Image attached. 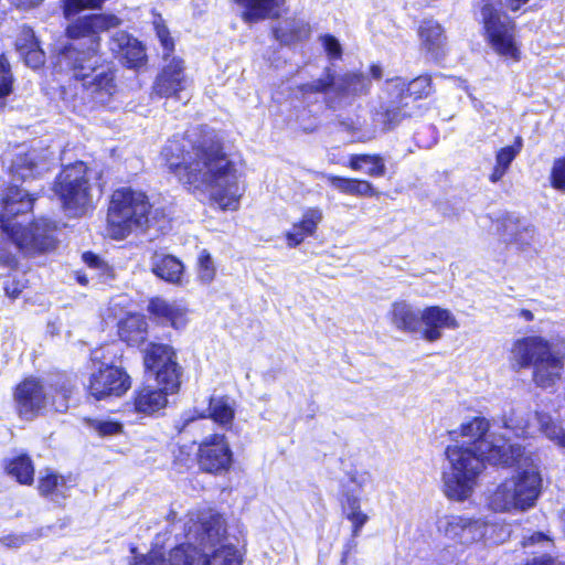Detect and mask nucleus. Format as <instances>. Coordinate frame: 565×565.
Masks as SVG:
<instances>
[{"instance_id": "21", "label": "nucleus", "mask_w": 565, "mask_h": 565, "mask_svg": "<svg viewBox=\"0 0 565 565\" xmlns=\"http://www.w3.org/2000/svg\"><path fill=\"white\" fill-rule=\"evenodd\" d=\"M166 64L161 72L158 74L154 84L153 93L160 97H173L183 90L188 84V78L184 73V63L179 57L168 60L164 56Z\"/></svg>"}, {"instance_id": "6", "label": "nucleus", "mask_w": 565, "mask_h": 565, "mask_svg": "<svg viewBox=\"0 0 565 565\" xmlns=\"http://www.w3.org/2000/svg\"><path fill=\"white\" fill-rule=\"evenodd\" d=\"M445 454L448 466L443 472L444 493L450 500L465 501L475 491L487 454L458 443L448 445Z\"/></svg>"}, {"instance_id": "60", "label": "nucleus", "mask_w": 565, "mask_h": 565, "mask_svg": "<svg viewBox=\"0 0 565 565\" xmlns=\"http://www.w3.org/2000/svg\"><path fill=\"white\" fill-rule=\"evenodd\" d=\"M2 544L9 547H19L23 542L19 536H6L1 540Z\"/></svg>"}, {"instance_id": "55", "label": "nucleus", "mask_w": 565, "mask_h": 565, "mask_svg": "<svg viewBox=\"0 0 565 565\" xmlns=\"http://www.w3.org/2000/svg\"><path fill=\"white\" fill-rule=\"evenodd\" d=\"M156 31L163 49L167 51V53H164V56L168 57V53L173 50V41L169 35V30L167 29L166 25L157 23Z\"/></svg>"}, {"instance_id": "50", "label": "nucleus", "mask_w": 565, "mask_h": 565, "mask_svg": "<svg viewBox=\"0 0 565 565\" xmlns=\"http://www.w3.org/2000/svg\"><path fill=\"white\" fill-rule=\"evenodd\" d=\"M551 181L553 188L565 191V157L554 161L551 171Z\"/></svg>"}, {"instance_id": "28", "label": "nucleus", "mask_w": 565, "mask_h": 565, "mask_svg": "<svg viewBox=\"0 0 565 565\" xmlns=\"http://www.w3.org/2000/svg\"><path fill=\"white\" fill-rule=\"evenodd\" d=\"M322 220L323 211L320 207H307L301 220L295 223L291 231L286 234L288 246L296 247L303 242L306 236H313Z\"/></svg>"}, {"instance_id": "34", "label": "nucleus", "mask_w": 565, "mask_h": 565, "mask_svg": "<svg viewBox=\"0 0 565 565\" xmlns=\"http://www.w3.org/2000/svg\"><path fill=\"white\" fill-rule=\"evenodd\" d=\"M46 168V163L40 160L36 150H30L23 154L17 156L11 164V173L18 179H29Z\"/></svg>"}, {"instance_id": "57", "label": "nucleus", "mask_w": 565, "mask_h": 565, "mask_svg": "<svg viewBox=\"0 0 565 565\" xmlns=\"http://www.w3.org/2000/svg\"><path fill=\"white\" fill-rule=\"evenodd\" d=\"M375 191L369 181L355 180L354 195L373 196Z\"/></svg>"}, {"instance_id": "7", "label": "nucleus", "mask_w": 565, "mask_h": 565, "mask_svg": "<svg viewBox=\"0 0 565 565\" xmlns=\"http://www.w3.org/2000/svg\"><path fill=\"white\" fill-rule=\"evenodd\" d=\"M490 428L489 422L482 417H475L462 423L459 428L451 430L452 443L468 445L471 448L479 449L487 454L488 462L511 463L514 454L520 455V446L509 444L508 440L495 433L488 434Z\"/></svg>"}, {"instance_id": "10", "label": "nucleus", "mask_w": 565, "mask_h": 565, "mask_svg": "<svg viewBox=\"0 0 565 565\" xmlns=\"http://www.w3.org/2000/svg\"><path fill=\"white\" fill-rule=\"evenodd\" d=\"M481 18L484 39L492 51L505 60L520 61L521 50L514 24L490 3L482 7Z\"/></svg>"}, {"instance_id": "20", "label": "nucleus", "mask_w": 565, "mask_h": 565, "mask_svg": "<svg viewBox=\"0 0 565 565\" xmlns=\"http://www.w3.org/2000/svg\"><path fill=\"white\" fill-rule=\"evenodd\" d=\"M459 326L456 316L447 308L429 306L422 309L419 335L427 342L440 340L445 330H456Z\"/></svg>"}, {"instance_id": "9", "label": "nucleus", "mask_w": 565, "mask_h": 565, "mask_svg": "<svg viewBox=\"0 0 565 565\" xmlns=\"http://www.w3.org/2000/svg\"><path fill=\"white\" fill-rule=\"evenodd\" d=\"M90 170L79 161L67 166L60 173L54 191L66 211L74 215L83 213L92 203Z\"/></svg>"}, {"instance_id": "54", "label": "nucleus", "mask_w": 565, "mask_h": 565, "mask_svg": "<svg viewBox=\"0 0 565 565\" xmlns=\"http://www.w3.org/2000/svg\"><path fill=\"white\" fill-rule=\"evenodd\" d=\"M324 50L332 58H340L342 55V47L340 42L332 35H324L321 38Z\"/></svg>"}, {"instance_id": "41", "label": "nucleus", "mask_w": 565, "mask_h": 565, "mask_svg": "<svg viewBox=\"0 0 565 565\" xmlns=\"http://www.w3.org/2000/svg\"><path fill=\"white\" fill-rule=\"evenodd\" d=\"M349 167L355 171L366 167V173L371 177H383L386 171L383 159L377 154H353L350 158Z\"/></svg>"}, {"instance_id": "14", "label": "nucleus", "mask_w": 565, "mask_h": 565, "mask_svg": "<svg viewBox=\"0 0 565 565\" xmlns=\"http://www.w3.org/2000/svg\"><path fill=\"white\" fill-rule=\"evenodd\" d=\"M437 529L447 540L461 545H470L483 539L487 532V522L459 514H449L440 518Z\"/></svg>"}, {"instance_id": "15", "label": "nucleus", "mask_w": 565, "mask_h": 565, "mask_svg": "<svg viewBox=\"0 0 565 565\" xmlns=\"http://www.w3.org/2000/svg\"><path fill=\"white\" fill-rule=\"evenodd\" d=\"M198 462L209 473L220 475L227 471L233 462V452L224 435L206 437L199 446Z\"/></svg>"}, {"instance_id": "2", "label": "nucleus", "mask_w": 565, "mask_h": 565, "mask_svg": "<svg viewBox=\"0 0 565 565\" xmlns=\"http://www.w3.org/2000/svg\"><path fill=\"white\" fill-rule=\"evenodd\" d=\"M224 518L212 509H198L188 513L185 537L202 550L201 565H242L238 550L226 541Z\"/></svg>"}, {"instance_id": "56", "label": "nucleus", "mask_w": 565, "mask_h": 565, "mask_svg": "<svg viewBox=\"0 0 565 565\" xmlns=\"http://www.w3.org/2000/svg\"><path fill=\"white\" fill-rule=\"evenodd\" d=\"M83 260L88 267L99 269L103 274L109 270L108 265L93 253L83 254Z\"/></svg>"}, {"instance_id": "47", "label": "nucleus", "mask_w": 565, "mask_h": 565, "mask_svg": "<svg viewBox=\"0 0 565 565\" xmlns=\"http://www.w3.org/2000/svg\"><path fill=\"white\" fill-rule=\"evenodd\" d=\"M130 552L132 557L129 559V565H163V555L157 551H150L148 554H138L137 547L131 546Z\"/></svg>"}, {"instance_id": "52", "label": "nucleus", "mask_w": 565, "mask_h": 565, "mask_svg": "<svg viewBox=\"0 0 565 565\" xmlns=\"http://www.w3.org/2000/svg\"><path fill=\"white\" fill-rule=\"evenodd\" d=\"M93 427L102 436L117 435L120 434L122 430L121 424L113 420H95L93 423Z\"/></svg>"}, {"instance_id": "17", "label": "nucleus", "mask_w": 565, "mask_h": 565, "mask_svg": "<svg viewBox=\"0 0 565 565\" xmlns=\"http://www.w3.org/2000/svg\"><path fill=\"white\" fill-rule=\"evenodd\" d=\"M120 24L121 20L115 14H90L70 24L66 32L73 40H85L76 45H82V50H87L92 46L93 41H97L99 44V32L117 28Z\"/></svg>"}, {"instance_id": "37", "label": "nucleus", "mask_w": 565, "mask_h": 565, "mask_svg": "<svg viewBox=\"0 0 565 565\" xmlns=\"http://www.w3.org/2000/svg\"><path fill=\"white\" fill-rule=\"evenodd\" d=\"M147 322L139 316H130L119 326L120 338L130 345H138L146 339Z\"/></svg>"}, {"instance_id": "3", "label": "nucleus", "mask_w": 565, "mask_h": 565, "mask_svg": "<svg viewBox=\"0 0 565 565\" xmlns=\"http://www.w3.org/2000/svg\"><path fill=\"white\" fill-rule=\"evenodd\" d=\"M58 64L71 68L97 104L107 105L118 92L116 71L98 55L97 41L87 50H82V45L66 46L58 56Z\"/></svg>"}, {"instance_id": "30", "label": "nucleus", "mask_w": 565, "mask_h": 565, "mask_svg": "<svg viewBox=\"0 0 565 565\" xmlns=\"http://www.w3.org/2000/svg\"><path fill=\"white\" fill-rule=\"evenodd\" d=\"M310 32L309 24L303 20L288 18L279 22L274 29V36L284 45H292L307 40Z\"/></svg>"}, {"instance_id": "33", "label": "nucleus", "mask_w": 565, "mask_h": 565, "mask_svg": "<svg viewBox=\"0 0 565 565\" xmlns=\"http://www.w3.org/2000/svg\"><path fill=\"white\" fill-rule=\"evenodd\" d=\"M188 542L170 550L168 556H163V565H201L202 550L198 543Z\"/></svg>"}, {"instance_id": "35", "label": "nucleus", "mask_w": 565, "mask_h": 565, "mask_svg": "<svg viewBox=\"0 0 565 565\" xmlns=\"http://www.w3.org/2000/svg\"><path fill=\"white\" fill-rule=\"evenodd\" d=\"M502 237L507 243H514L520 246H527L535 236V230L522 225L518 220L508 218L502 223Z\"/></svg>"}, {"instance_id": "61", "label": "nucleus", "mask_w": 565, "mask_h": 565, "mask_svg": "<svg viewBox=\"0 0 565 565\" xmlns=\"http://www.w3.org/2000/svg\"><path fill=\"white\" fill-rule=\"evenodd\" d=\"M527 565H559V564H556V562L554 559H552L551 557L542 556L539 558H534Z\"/></svg>"}, {"instance_id": "59", "label": "nucleus", "mask_w": 565, "mask_h": 565, "mask_svg": "<svg viewBox=\"0 0 565 565\" xmlns=\"http://www.w3.org/2000/svg\"><path fill=\"white\" fill-rule=\"evenodd\" d=\"M507 171H508V169L495 163L493 171L490 175L491 182H498L499 180H501Z\"/></svg>"}, {"instance_id": "42", "label": "nucleus", "mask_w": 565, "mask_h": 565, "mask_svg": "<svg viewBox=\"0 0 565 565\" xmlns=\"http://www.w3.org/2000/svg\"><path fill=\"white\" fill-rule=\"evenodd\" d=\"M406 118V114L398 106L386 105L381 106L374 115V121L382 125L388 130L401 124Z\"/></svg>"}, {"instance_id": "36", "label": "nucleus", "mask_w": 565, "mask_h": 565, "mask_svg": "<svg viewBox=\"0 0 565 565\" xmlns=\"http://www.w3.org/2000/svg\"><path fill=\"white\" fill-rule=\"evenodd\" d=\"M38 489L41 495L58 502L66 498L68 487L64 477L47 471L45 476L40 477Z\"/></svg>"}, {"instance_id": "26", "label": "nucleus", "mask_w": 565, "mask_h": 565, "mask_svg": "<svg viewBox=\"0 0 565 565\" xmlns=\"http://www.w3.org/2000/svg\"><path fill=\"white\" fill-rule=\"evenodd\" d=\"M153 387L143 386L135 392L134 408L135 412L142 415H152L167 406L169 394L178 390H166L164 385Z\"/></svg>"}, {"instance_id": "11", "label": "nucleus", "mask_w": 565, "mask_h": 565, "mask_svg": "<svg viewBox=\"0 0 565 565\" xmlns=\"http://www.w3.org/2000/svg\"><path fill=\"white\" fill-rule=\"evenodd\" d=\"M539 424V428L556 445L565 448V430L552 422L550 415L535 412L532 414L525 406L511 408L502 417L503 427L515 436H531L534 433L532 419Z\"/></svg>"}, {"instance_id": "51", "label": "nucleus", "mask_w": 565, "mask_h": 565, "mask_svg": "<svg viewBox=\"0 0 565 565\" xmlns=\"http://www.w3.org/2000/svg\"><path fill=\"white\" fill-rule=\"evenodd\" d=\"M22 56H24L25 63L36 68L44 63V52L40 49L39 44L33 47H28L24 52H20Z\"/></svg>"}, {"instance_id": "31", "label": "nucleus", "mask_w": 565, "mask_h": 565, "mask_svg": "<svg viewBox=\"0 0 565 565\" xmlns=\"http://www.w3.org/2000/svg\"><path fill=\"white\" fill-rule=\"evenodd\" d=\"M419 39L422 49L427 53L438 56L446 46V36L441 25L433 20H427L419 26Z\"/></svg>"}, {"instance_id": "25", "label": "nucleus", "mask_w": 565, "mask_h": 565, "mask_svg": "<svg viewBox=\"0 0 565 565\" xmlns=\"http://www.w3.org/2000/svg\"><path fill=\"white\" fill-rule=\"evenodd\" d=\"M235 2L242 10V20L249 24L279 17L285 6V0H235Z\"/></svg>"}, {"instance_id": "19", "label": "nucleus", "mask_w": 565, "mask_h": 565, "mask_svg": "<svg viewBox=\"0 0 565 565\" xmlns=\"http://www.w3.org/2000/svg\"><path fill=\"white\" fill-rule=\"evenodd\" d=\"M554 343L543 337L530 335L515 340L512 343L509 353V363L512 370L521 371L533 367L536 361L544 354L548 353V349Z\"/></svg>"}, {"instance_id": "49", "label": "nucleus", "mask_w": 565, "mask_h": 565, "mask_svg": "<svg viewBox=\"0 0 565 565\" xmlns=\"http://www.w3.org/2000/svg\"><path fill=\"white\" fill-rule=\"evenodd\" d=\"M322 178H324L334 189L338 191L344 193V194H351L354 195V189H355V179H345L332 174H326V173H318Z\"/></svg>"}, {"instance_id": "4", "label": "nucleus", "mask_w": 565, "mask_h": 565, "mask_svg": "<svg viewBox=\"0 0 565 565\" xmlns=\"http://www.w3.org/2000/svg\"><path fill=\"white\" fill-rule=\"evenodd\" d=\"M514 457L511 463L501 465L515 463L516 470L489 498V507L495 512H524L533 508L540 497L542 478L533 456L520 447V455L515 452Z\"/></svg>"}, {"instance_id": "18", "label": "nucleus", "mask_w": 565, "mask_h": 565, "mask_svg": "<svg viewBox=\"0 0 565 565\" xmlns=\"http://www.w3.org/2000/svg\"><path fill=\"white\" fill-rule=\"evenodd\" d=\"M565 367V342L554 343L532 367V382L541 388L554 387Z\"/></svg>"}, {"instance_id": "24", "label": "nucleus", "mask_w": 565, "mask_h": 565, "mask_svg": "<svg viewBox=\"0 0 565 565\" xmlns=\"http://www.w3.org/2000/svg\"><path fill=\"white\" fill-rule=\"evenodd\" d=\"M387 319L401 332L419 334L422 309H416L405 300H397L391 305Z\"/></svg>"}, {"instance_id": "62", "label": "nucleus", "mask_w": 565, "mask_h": 565, "mask_svg": "<svg viewBox=\"0 0 565 565\" xmlns=\"http://www.w3.org/2000/svg\"><path fill=\"white\" fill-rule=\"evenodd\" d=\"M529 0H505V7L512 11L519 10Z\"/></svg>"}, {"instance_id": "48", "label": "nucleus", "mask_w": 565, "mask_h": 565, "mask_svg": "<svg viewBox=\"0 0 565 565\" xmlns=\"http://www.w3.org/2000/svg\"><path fill=\"white\" fill-rule=\"evenodd\" d=\"M12 75L8 60L0 56V98L8 96L12 90Z\"/></svg>"}, {"instance_id": "1", "label": "nucleus", "mask_w": 565, "mask_h": 565, "mask_svg": "<svg viewBox=\"0 0 565 565\" xmlns=\"http://www.w3.org/2000/svg\"><path fill=\"white\" fill-rule=\"evenodd\" d=\"M162 159L175 178L194 194H207L221 210L239 206L244 186L237 169L211 135L195 131L168 140Z\"/></svg>"}, {"instance_id": "16", "label": "nucleus", "mask_w": 565, "mask_h": 565, "mask_svg": "<svg viewBox=\"0 0 565 565\" xmlns=\"http://www.w3.org/2000/svg\"><path fill=\"white\" fill-rule=\"evenodd\" d=\"M13 401L18 415L23 419L31 420L45 408L47 395L41 381L31 376L17 385Z\"/></svg>"}, {"instance_id": "53", "label": "nucleus", "mask_w": 565, "mask_h": 565, "mask_svg": "<svg viewBox=\"0 0 565 565\" xmlns=\"http://www.w3.org/2000/svg\"><path fill=\"white\" fill-rule=\"evenodd\" d=\"M39 44L33 30L30 28L23 26L20 31V35L17 40V49L19 52H24L28 47H33Z\"/></svg>"}, {"instance_id": "12", "label": "nucleus", "mask_w": 565, "mask_h": 565, "mask_svg": "<svg viewBox=\"0 0 565 565\" xmlns=\"http://www.w3.org/2000/svg\"><path fill=\"white\" fill-rule=\"evenodd\" d=\"M143 365L154 373L158 385H164L166 390L179 388L180 367L171 347L150 343L143 351Z\"/></svg>"}, {"instance_id": "5", "label": "nucleus", "mask_w": 565, "mask_h": 565, "mask_svg": "<svg viewBox=\"0 0 565 565\" xmlns=\"http://www.w3.org/2000/svg\"><path fill=\"white\" fill-rule=\"evenodd\" d=\"M0 227L28 254L34 255L53 250L56 239L53 232L46 227L35 224L31 227H21L18 223H11V218L32 210L34 199L28 192L10 186L1 195Z\"/></svg>"}, {"instance_id": "45", "label": "nucleus", "mask_w": 565, "mask_h": 565, "mask_svg": "<svg viewBox=\"0 0 565 565\" xmlns=\"http://www.w3.org/2000/svg\"><path fill=\"white\" fill-rule=\"evenodd\" d=\"M335 83L337 78L334 77L332 71L330 68H326L323 75L320 78L302 84L300 86V90L303 94H318L326 93L330 88H333L335 92Z\"/></svg>"}, {"instance_id": "46", "label": "nucleus", "mask_w": 565, "mask_h": 565, "mask_svg": "<svg viewBox=\"0 0 565 565\" xmlns=\"http://www.w3.org/2000/svg\"><path fill=\"white\" fill-rule=\"evenodd\" d=\"M522 149V139L516 137L513 145L501 148L495 156V163L509 169L511 162L519 154Z\"/></svg>"}, {"instance_id": "64", "label": "nucleus", "mask_w": 565, "mask_h": 565, "mask_svg": "<svg viewBox=\"0 0 565 565\" xmlns=\"http://www.w3.org/2000/svg\"><path fill=\"white\" fill-rule=\"evenodd\" d=\"M371 74L375 79H380L382 77V68L377 65H373L371 67Z\"/></svg>"}, {"instance_id": "29", "label": "nucleus", "mask_w": 565, "mask_h": 565, "mask_svg": "<svg viewBox=\"0 0 565 565\" xmlns=\"http://www.w3.org/2000/svg\"><path fill=\"white\" fill-rule=\"evenodd\" d=\"M152 273L173 285L181 286L184 277L183 263L172 255L154 254L151 260Z\"/></svg>"}, {"instance_id": "63", "label": "nucleus", "mask_w": 565, "mask_h": 565, "mask_svg": "<svg viewBox=\"0 0 565 565\" xmlns=\"http://www.w3.org/2000/svg\"><path fill=\"white\" fill-rule=\"evenodd\" d=\"M17 7L29 8L38 4L41 0H11Z\"/></svg>"}, {"instance_id": "32", "label": "nucleus", "mask_w": 565, "mask_h": 565, "mask_svg": "<svg viewBox=\"0 0 565 565\" xmlns=\"http://www.w3.org/2000/svg\"><path fill=\"white\" fill-rule=\"evenodd\" d=\"M390 90L397 93L401 97L404 95L419 99L427 97L431 93V79L429 76H418L411 82L396 77L388 82Z\"/></svg>"}, {"instance_id": "22", "label": "nucleus", "mask_w": 565, "mask_h": 565, "mask_svg": "<svg viewBox=\"0 0 565 565\" xmlns=\"http://www.w3.org/2000/svg\"><path fill=\"white\" fill-rule=\"evenodd\" d=\"M108 46L113 54L129 68H140L147 62L145 47L127 32L119 31L114 33Z\"/></svg>"}, {"instance_id": "58", "label": "nucleus", "mask_w": 565, "mask_h": 565, "mask_svg": "<svg viewBox=\"0 0 565 565\" xmlns=\"http://www.w3.org/2000/svg\"><path fill=\"white\" fill-rule=\"evenodd\" d=\"M534 544L548 545L550 540L547 536H545L542 533H534L531 536L526 537L523 542L524 546H530V545H534Z\"/></svg>"}, {"instance_id": "39", "label": "nucleus", "mask_w": 565, "mask_h": 565, "mask_svg": "<svg viewBox=\"0 0 565 565\" xmlns=\"http://www.w3.org/2000/svg\"><path fill=\"white\" fill-rule=\"evenodd\" d=\"M209 411L210 417L221 426L228 427L234 419V404L228 397H212Z\"/></svg>"}, {"instance_id": "44", "label": "nucleus", "mask_w": 565, "mask_h": 565, "mask_svg": "<svg viewBox=\"0 0 565 565\" xmlns=\"http://www.w3.org/2000/svg\"><path fill=\"white\" fill-rule=\"evenodd\" d=\"M347 519L352 523V535L358 536L369 516L361 510L358 498L349 497L345 504Z\"/></svg>"}, {"instance_id": "27", "label": "nucleus", "mask_w": 565, "mask_h": 565, "mask_svg": "<svg viewBox=\"0 0 565 565\" xmlns=\"http://www.w3.org/2000/svg\"><path fill=\"white\" fill-rule=\"evenodd\" d=\"M148 310L157 319L169 323L174 329L184 328L188 323V309L180 301H168L157 297L149 301Z\"/></svg>"}, {"instance_id": "40", "label": "nucleus", "mask_w": 565, "mask_h": 565, "mask_svg": "<svg viewBox=\"0 0 565 565\" xmlns=\"http://www.w3.org/2000/svg\"><path fill=\"white\" fill-rule=\"evenodd\" d=\"M6 470L8 475L15 478L21 484H31L34 478V467L28 456L21 455L11 459Z\"/></svg>"}, {"instance_id": "13", "label": "nucleus", "mask_w": 565, "mask_h": 565, "mask_svg": "<svg viewBox=\"0 0 565 565\" xmlns=\"http://www.w3.org/2000/svg\"><path fill=\"white\" fill-rule=\"evenodd\" d=\"M131 387L129 374L120 366L102 364L94 370L87 383L88 394L97 401L120 397Z\"/></svg>"}, {"instance_id": "38", "label": "nucleus", "mask_w": 565, "mask_h": 565, "mask_svg": "<svg viewBox=\"0 0 565 565\" xmlns=\"http://www.w3.org/2000/svg\"><path fill=\"white\" fill-rule=\"evenodd\" d=\"M370 81L359 73H348L337 78L335 93L341 96L365 94Z\"/></svg>"}, {"instance_id": "23", "label": "nucleus", "mask_w": 565, "mask_h": 565, "mask_svg": "<svg viewBox=\"0 0 565 565\" xmlns=\"http://www.w3.org/2000/svg\"><path fill=\"white\" fill-rule=\"evenodd\" d=\"M108 46L113 54L129 68H140L147 62L145 47L127 32L119 31L114 33Z\"/></svg>"}, {"instance_id": "8", "label": "nucleus", "mask_w": 565, "mask_h": 565, "mask_svg": "<svg viewBox=\"0 0 565 565\" xmlns=\"http://www.w3.org/2000/svg\"><path fill=\"white\" fill-rule=\"evenodd\" d=\"M150 203L143 192L129 188L116 190L107 214L108 233L116 239L126 237L134 226L147 222Z\"/></svg>"}, {"instance_id": "43", "label": "nucleus", "mask_w": 565, "mask_h": 565, "mask_svg": "<svg viewBox=\"0 0 565 565\" xmlns=\"http://www.w3.org/2000/svg\"><path fill=\"white\" fill-rule=\"evenodd\" d=\"M198 280L203 285H210L216 276V266L210 252L202 249L196 260Z\"/></svg>"}]
</instances>
